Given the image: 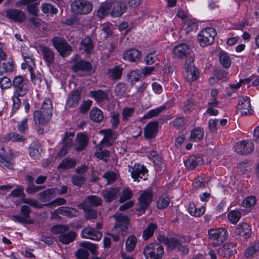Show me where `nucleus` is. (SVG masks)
Segmentation results:
<instances>
[{
  "label": "nucleus",
  "instance_id": "c03bdc74",
  "mask_svg": "<svg viewBox=\"0 0 259 259\" xmlns=\"http://www.w3.org/2000/svg\"><path fill=\"white\" fill-rule=\"evenodd\" d=\"M110 5L109 2L103 4L98 10L97 15L101 18L103 19L110 11Z\"/></svg>",
  "mask_w": 259,
  "mask_h": 259
},
{
  "label": "nucleus",
  "instance_id": "e2e57ef3",
  "mask_svg": "<svg viewBox=\"0 0 259 259\" xmlns=\"http://www.w3.org/2000/svg\"><path fill=\"white\" fill-rule=\"evenodd\" d=\"M241 213L237 210L230 212L228 215V219L233 223L236 224L240 219Z\"/></svg>",
  "mask_w": 259,
  "mask_h": 259
},
{
  "label": "nucleus",
  "instance_id": "dca6fc26",
  "mask_svg": "<svg viewBox=\"0 0 259 259\" xmlns=\"http://www.w3.org/2000/svg\"><path fill=\"white\" fill-rule=\"evenodd\" d=\"M102 199L96 195H89L78 206L94 208L102 205Z\"/></svg>",
  "mask_w": 259,
  "mask_h": 259
},
{
  "label": "nucleus",
  "instance_id": "0e129e2a",
  "mask_svg": "<svg viewBox=\"0 0 259 259\" xmlns=\"http://www.w3.org/2000/svg\"><path fill=\"white\" fill-rule=\"evenodd\" d=\"M141 76L138 70L132 71L127 75L128 81L132 84L138 81Z\"/></svg>",
  "mask_w": 259,
  "mask_h": 259
},
{
  "label": "nucleus",
  "instance_id": "3c124183",
  "mask_svg": "<svg viewBox=\"0 0 259 259\" xmlns=\"http://www.w3.org/2000/svg\"><path fill=\"white\" fill-rule=\"evenodd\" d=\"M21 201L22 203L29 204L35 208H42L43 206H45V204L39 203L38 200L36 199L26 198H25V197L22 198Z\"/></svg>",
  "mask_w": 259,
  "mask_h": 259
},
{
  "label": "nucleus",
  "instance_id": "7c9ffc66",
  "mask_svg": "<svg viewBox=\"0 0 259 259\" xmlns=\"http://www.w3.org/2000/svg\"><path fill=\"white\" fill-rule=\"evenodd\" d=\"M202 158L199 156L196 157L194 155H191L189 157L186 161H184L185 166L189 170H193L199 164L202 163Z\"/></svg>",
  "mask_w": 259,
  "mask_h": 259
},
{
  "label": "nucleus",
  "instance_id": "4468645a",
  "mask_svg": "<svg viewBox=\"0 0 259 259\" xmlns=\"http://www.w3.org/2000/svg\"><path fill=\"white\" fill-rule=\"evenodd\" d=\"M131 176L135 181H139V179H143L144 180L147 179L145 175L148 172L146 167L140 165L135 164L134 166L130 168Z\"/></svg>",
  "mask_w": 259,
  "mask_h": 259
},
{
  "label": "nucleus",
  "instance_id": "f03ea898",
  "mask_svg": "<svg viewBox=\"0 0 259 259\" xmlns=\"http://www.w3.org/2000/svg\"><path fill=\"white\" fill-rule=\"evenodd\" d=\"M143 253L146 259H161L164 251L162 245L158 243H151L146 246Z\"/></svg>",
  "mask_w": 259,
  "mask_h": 259
},
{
  "label": "nucleus",
  "instance_id": "5701e85b",
  "mask_svg": "<svg viewBox=\"0 0 259 259\" xmlns=\"http://www.w3.org/2000/svg\"><path fill=\"white\" fill-rule=\"evenodd\" d=\"M78 49L86 54H91L94 50V45L91 38L89 36H85L80 41Z\"/></svg>",
  "mask_w": 259,
  "mask_h": 259
},
{
  "label": "nucleus",
  "instance_id": "8fccbe9b",
  "mask_svg": "<svg viewBox=\"0 0 259 259\" xmlns=\"http://www.w3.org/2000/svg\"><path fill=\"white\" fill-rule=\"evenodd\" d=\"M157 239L160 243L165 244L167 247V249L170 250L176 240L175 238H168L163 235H159Z\"/></svg>",
  "mask_w": 259,
  "mask_h": 259
},
{
  "label": "nucleus",
  "instance_id": "603ef678",
  "mask_svg": "<svg viewBox=\"0 0 259 259\" xmlns=\"http://www.w3.org/2000/svg\"><path fill=\"white\" fill-rule=\"evenodd\" d=\"M220 61L222 66L225 68H228L231 65L230 59L226 53L221 52L219 54Z\"/></svg>",
  "mask_w": 259,
  "mask_h": 259
},
{
  "label": "nucleus",
  "instance_id": "49530a36",
  "mask_svg": "<svg viewBox=\"0 0 259 259\" xmlns=\"http://www.w3.org/2000/svg\"><path fill=\"white\" fill-rule=\"evenodd\" d=\"M39 110L51 115H52L53 106L52 102L50 99L46 98L45 99V100L43 102L42 106Z\"/></svg>",
  "mask_w": 259,
  "mask_h": 259
},
{
  "label": "nucleus",
  "instance_id": "69168bd1",
  "mask_svg": "<svg viewBox=\"0 0 259 259\" xmlns=\"http://www.w3.org/2000/svg\"><path fill=\"white\" fill-rule=\"evenodd\" d=\"M111 123L113 128H116L119 123V114L118 112L113 111L111 113Z\"/></svg>",
  "mask_w": 259,
  "mask_h": 259
},
{
  "label": "nucleus",
  "instance_id": "4d7b16f0",
  "mask_svg": "<svg viewBox=\"0 0 259 259\" xmlns=\"http://www.w3.org/2000/svg\"><path fill=\"white\" fill-rule=\"evenodd\" d=\"M135 113V109L132 107H125L122 109V119L124 121H128Z\"/></svg>",
  "mask_w": 259,
  "mask_h": 259
},
{
  "label": "nucleus",
  "instance_id": "9b49d317",
  "mask_svg": "<svg viewBox=\"0 0 259 259\" xmlns=\"http://www.w3.org/2000/svg\"><path fill=\"white\" fill-rule=\"evenodd\" d=\"M6 17L16 23H23L26 19L24 12L17 9H9L5 11Z\"/></svg>",
  "mask_w": 259,
  "mask_h": 259
},
{
  "label": "nucleus",
  "instance_id": "9d476101",
  "mask_svg": "<svg viewBox=\"0 0 259 259\" xmlns=\"http://www.w3.org/2000/svg\"><path fill=\"white\" fill-rule=\"evenodd\" d=\"M31 212L29 207L26 205H23L21 206L20 209V215H14L13 218L15 221L22 224L27 225L32 224L34 221L31 219L30 216Z\"/></svg>",
  "mask_w": 259,
  "mask_h": 259
},
{
  "label": "nucleus",
  "instance_id": "f8f14e48",
  "mask_svg": "<svg viewBox=\"0 0 259 259\" xmlns=\"http://www.w3.org/2000/svg\"><path fill=\"white\" fill-rule=\"evenodd\" d=\"M110 5V13L113 17H120L126 12V6L125 4L119 1H115L109 2Z\"/></svg>",
  "mask_w": 259,
  "mask_h": 259
},
{
  "label": "nucleus",
  "instance_id": "2eb2a0df",
  "mask_svg": "<svg viewBox=\"0 0 259 259\" xmlns=\"http://www.w3.org/2000/svg\"><path fill=\"white\" fill-rule=\"evenodd\" d=\"M81 235L82 238L95 241L100 240L102 237L101 232L90 226L85 227L82 230Z\"/></svg>",
  "mask_w": 259,
  "mask_h": 259
},
{
  "label": "nucleus",
  "instance_id": "f257e3e1",
  "mask_svg": "<svg viewBox=\"0 0 259 259\" xmlns=\"http://www.w3.org/2000/svg\"><path fill=\"white\" fill-rule=\"evenodd\" d=\"M173 53L177 58H188L185 63L186 79L189 82L195 81L199 76V71L193 63L192 50L190 47L185 44H180L174 48Z\"/></svg>",
  "mask_w": 259,
  "mask_h": 259
},
{
  "label": "nucleus",
  "instance_id": "de8ad7c7",
  "mask_svg": "<svg viewBox=\"0 0 259 259\" xmlns=\"http://www.w3.org/2000/svg\"><path fill=\"white\" fill-rule=\"evenodd\" d=\"M29 69L31 74V81L38 85L42 81V75L38 72L35 73L32 67L29 66Z\"/></svg>",
  "mask_w": 259,
  "mask_h": 259
},
{
  "label": "nucleus",
  "instance_id": "13d9d810",
  "mask_svg": "<svg viewBox=\"0 0 259 259\" xmlns=\"http://www.w3.org/2000/svg\"><path fill=\"white\" fill-rule=\"evenodd\" d=\"M13 70V61L9 60L7 62L3 63L0 67V71H3L4 73L11 72Z\"/></svg>",
  "mask_w": 259,
  "mask_h": 259
},
{
  "label": "nucleus",
  "instance_id": "ddd939ff",
  "mask_svg": "<svg viewBox=\"0 0 259 259\" xmlns=\"http://www.w3.org/2000/svg\"><path fill=\"white\" fill-rule=\"evenodd\" d=\"M74 137V134L72 132L65 133L62 139L63 145L58 153L59 156H64L67 153L70 148L72 147L73 144L72 140Z\"/></svg>",
  "mask_w": 259,
  "mask_h": 259
},
{
  "label": "nucleus",
  "instance_id": "a211bd4d",
  "mask_svg": "<svg viewBox=\"0 0 259 259\" xmlns=\"http://www.w3.org/2000/svg\"><path fill=\"white\" fill-rule=\"evenodd\" d=\"M72 69L74 72L81 71L88 74H91L92 65L89 61L81 60L74 63L72 66Z\"/></svg>",
  "mask_w": 259,
  "mask_h": 259
},
{
  "label": "nucleus",
  "instance_id": "864d4df0",
  "mask_svg": "<svg viewBox=\"0 0 259 259\" xmlns=\"http://www.w3.org/2000/svg\"><path fill=\"white\" fill-rule=\"evenodd\" d=\"M137 243V238L134 235H131L126 241V249L128 252L132 251Z\"/></svg>",
  "mask_w": 259,
  "mask_h": 259
},
{
  "label": "nucleus",
  "instance_id": "1a4fd4ad",
  "mask_svg": "<svg viewBox=\"0 0 259 259\" xmlns=\"http://www.w3.org/2000/svg\"><path fill=\"white\" fill-rule=\"evenodd\" d=\"M12 84L16 89L14 93L16 96H24L28 91L29 86L24 82L23 77L21 75L14 77Z\"/></svg>",
  "mask_w": 259,
  "mask_h": 259
},
{
  "label": "nucleus",
  "instance_id": "20e7f679",
  "mask_svg": "<svg viewBox=\"0 0 259 259\" xmlns=\"http://www.w3.org/2000/svg\"><path fill=\"white\" fill-rule=\"evenodd\" d=\"M217 35L216 30L211 27L203 29L198 35L197 39L201 47L211 45L214 41Z\"/></svg>",
  "mask_w": 259,
  "mask_h": 259
},
{
  "label": "nucleus",
  "instance_id": "a18cd8bd",
  "mask_svg": "<svg viewBox=\"0 0 259 259\" xmlns=\"http://www.w3.org/2000/svg\"><path fill=\"white\" fill-rule=\"evenodd\" d=\"M69 227L67 225H56L51 228V231L55 234H63L69 231Z\"/></svg>",
  "mask_w": 259,
  "mask_h": 259
},
{
  "label": "nucleus",
  "instance_id": "2f4dec72",
  "mask_svg": "<svg viewBox=\"0 0 259 259\" xmlns=\"http://www.w3.org/2000/svg\"><path fill=\"white\" fill-rule=\"evenodd\" d=\"M57 212L60 214L69 218L76 217L79 214V211L77 209L67 206L58 207Z\"/></svg>",
  "mask_w": 259,
  "mask_h": 259
},
{
  "label": "nucleus",
  "instance_id": "bf43d9fd",
  "mask_svg": "<svg viewBox=\"0 0 259 259\" xmlns=\"http://www.w3.org/2000/svg\"><path fill=\"white\" fill-rule=\"evenodd\" d=\"M95 155L98 158L107 162L110 157V152L107 149L102 150L100 148V151L96 152Z\"/></svg>",
  "mask_w": 259,
  "mask_h": 259
},
{
  "label": "nucleus",
  "instance_id": "6e6552de",
  "mask_svg": "<svg viewBox=\"0 0 259 259\" xmlns=\"http://www.w3.org/2000/svg\"><path fill=\"white\" fill-rule=\"evenodd\" d=\"M113 217L116 221V224L114 226V229L116 230V231L120 233L122 235H124L127 232L129 224L128 218L119 213H115L113 215Z\"/></svg>",
  "mask_w": 259,
  "mask_h": 259
},
{
  "label": "nucleus",
  "instance_id": "6ab92c4d",
  "mask_svg": "<svg viewBox=\"0 0 259 259\" xmlns=\"http://www.w3.org/2000/svg\"><path fill=\"white\" fill-rule=\"evenodd\" d=\"M159 123L154 121L149 122L144 128V136L147 139L154 138L158 131Z\"/></svg>",
  "mask_w": 259,
  "mask_h": 259
},
{
  "label": "nucleus",
  "instance_id": "0eeeda50",
  "mask_svg": "<svg viewBox=\"0 0 259 259\" xmlns=\"http://www.w3.org/2000/svg\"><path fill=\"white\" fill-rule=\"evenodd\" d=\"M71 7L75 13L81 15L90 13L93 9L92 4L85 0H75L72 2Z\"/></svg>",
  "mask_w": 259,
  "mask_h": 259
},
{
  "label": "nucleus",
  "instance_id": "72a5a7b5",
  "mask_svg": "<svg viewBox=\"0 0 259 259\" xmlns=\"http://www.w3.org/2000/svg\"><path fill=\"white\" fill-rule=\"evenodd\" d=\"M236 233L237 235L247 238L250 236L251 229L247 224L240 223L236 228Z\"/></svg>",
  "mask_w": 259,
  "mask_h": 259
},
{
  "label": "nucleus",
  "instance_id": "4c0bfd02",
  "mask_svg": "<svg viewBox=\"0 0 259 259\" xmlns=\"http://www.w3.org/2000/svg\"><path fill=\"white\" fill-rule=\"evenodd\" d=\"M90 117L92 121L99 123L103 119V113L100 109L95 107L90 111Z\"/></svg>",
  "mask_w": 259,
  "mask_h": 259
},
{
  "label": "nucleus",
  "instance_id": "393cba45",
  "mask_svg": "<svg viewBox=\"0 0 259 259\" xmlns=\"http://www.w3.org/2000/svg\"><path fill=\"white\" fill-rule=\"evenodd\" d=\"M190 241V238L189 236L183 237L180 240L176 239L171 248V250L176 249L183 254H187L189 252V249L186 246L183 245L182 243L185 242H188Z\"/></svg>",
  "mask_w": 259,
  "mask_h": 259
},
{
  "label": "nucleus",
  "instance_id": "ea45409f",
  "mask_svg": "<svg viewBox=\"0 0 259 259\" xmlns=\"http://www.w3.org/2000/svg\"><path fill=\"white\" fill-rule=\"evenodd\" d=\"M79 208L83 210L84 213V219L85 220H91L96 219L98 217V212L94 208L87 207L78 206Z\"/></svg>",
  "mask_w": 259,
  "mask_h": 259
},
{
  "label": "nucleus",
  "instance_id": "7ed1b4c3",
  "mask_svg": "<svg viewBox=\"0 0 259 259\" xmlns=\"http://www.w3.org/2000/svg\"><path fill=\"white\" fill-rule=\"evenodd\" d=\"M228 233L224 228L210 229L208 231V238L213 246H218L225 241Z\"/></svg>",
  "mask_w": 259,
  "mask_h": 259
},
{
  "label": "nucleus",
  "instance_id": "412c9836",
  "mask_svg": "<svg viewBox=\"0 0 259 259\" xmlns=\"http://www.w3.org/2000/svg\"><path fill=\"white\" fill-rule=\"evenodd\" d=\"M254 149L253 144L251 142L243 141L238 143L235 151L241 155L251 153Z\"/></svg>",
  "mask_w": 259,
  "mask_h": 259
},
{
  "label": "nucleus",
  "instance_id": "cd10ccee",
  "mask_svg": "<svg viewBox=\"0 0 259 259\" xmlns=\"http://www.w3.org/2000/svg\"><path fill=\"white\" fill-rule=\"evenodd\" d=\"M141 57V52L136 49L127 50L123 54V59L130 62L138 61L140 60Z\"/></svg>",
  "mask_w": 259,
  "mask_h": 259
},
{
  "label": "nucleus",
  "instance_id": "680f3d73",
  "mask_svg": "<svg viewBox=\"0 0 259 259\" xmlns=\"http://www.w3.org/2000/svg\"><path fill=\"white\" fill-rule=\"evenodd\" d=\"M85 180V178L82 175H74L71 178V182L73 185L79 187L82 185Z\"/></svg>",
  "mask_w": 259,
  "mask_h": 259
},
{
  "label": "nucleus",
  "instance_id": "c9c22d12",
  "mask_svg": "<svg viewBox=\"0 0 259 259\" xmlns=\"http://www.w3.org/2000/svg\"><path fill=\"white\" fill-rule=\"evenodd\" d=\"M57 188L48 189L38 193L39 199L42 202H45L49 201L54 197L56 193Z\"/></svg>",
  "mask_w": 259,
  "mask_h": 259
},
{
  "label": "nucleus",
  "instance_id": "f704fd0d",
  "mask_svg": "<svg viewBox=\"0 0 259 259\" xmlns=\"http://www.w3.org/2000/svg\"><path fill=\"white\" fill-rule=\"evenodd\" d=\"M77 164V160L75 158L66 157L58 165V168L68 169L73 168Z\"/></svg>",
  "mask_w": 259,
  "mask_h": 259
},
{
  "label": "nucleus",
  "instance_id": "473e14b6",
  "mask_svg": "<svg viewBox=\"0 0 259 259\" xmlns=\"http://www.w3.org/2000/svg\"><path fill=\"white\" fill-rule=\"evenodd\" d=\"M77 234L73 231H70L59 235L58 236L59 241L63 244H68L72 242L76 238Z\"/></svg>",
  "mask_w": 259,
  "mask_h": 259
},
{
  "label": "nucleus",
  "instance_id": "a878e982",
  "mask_svg": "<svg viewBox=\"0 0 259 259\" xmlns=\"http://www.w3.org/2000/svg\"><path fill=\"white\" fill-rule=\"evenodd\" d=\"M90 95L99 103L109 100L108 91L102 90L92 91L90 92Z\"/></svg>",
  "mask_w": 259,
  "mask_h": 259
},
{
  "label": "nucleus",
  "instance_id": "6e6d98bb",
  "mask_svg": "<svg viewBox=\"0 0 259 259\" xmlns=\"http://www.w3.org/2000/svg\"><path fill=\"white\" fill-rule=\"evenodd\" d=\"M166 107L162 106L156 109H152L150 110L144 116V118H151L155 116L158 115L161 112L165 110Z\"/></svg>",
  "mask_w": 259,
  "mask_h": 259
},
{
  "label": "nucleus",
  "instance_id": "c756f323",
  "mask_svg": "<svg viewBox=\"0 0 259 259\" xmlns=\"http://www.w3.org/2000/svg\"><path fill=\"white\" fill-rule=\"evenodd\" d=\"M119 192L118 188H112L108 190H104L102 191V195L105 202L109 203L113 201Z\"/></svg>",
  "mask_w": 259,
  "mask_h": 259
},
{
  "label": "nucleus",
  "instance_id": "09e8293b",
  "mask_svg": "<svg viewBox=\"0 0 259 259\" xmlns=\"http://www.w3.org/2000/svg\"><path fill=\"white\" fill-rule=\"evenodd\" d=\"M12 82L11 79L4 76L3 71H0V87L2 89H8L11 87Z\"/></svg>",
  "mask_w": 259,
  "mask_h": 259
},
{
  "label": "nucleus",
  "instance_id": "f3484780",
  "mask_svg": "<svg viewBox=\"0 0 259 259\" xmlns=\"http://www.w3.org/2000/svg\"><path fill=\"white\" fill-rule=\"evenodd\" d=\"M52 116V115L39 110H35L33 112V120L36 125H43L48 123L50 121Z\"/></svg>",
  "mask_w": 259,
  "mask_h": 259
},
{
  "label": "nucleus",
  "instance_id": "5fc2aeb1",
  "mask_svg": "<svg viewBox=\"0 0 259 259\" xmlns=\"http://www.w3.org/2000/svg\"><path fill=\"white\" fill-rule=\"evenodd\" d=\"M259 250V243H254V245L249 246L246 249L244 256L246 257H251Z\"/></svg>",
  "mask_w": 259,
  "mask_h": 259
},
{
  "label": "nucleus",
  "instance_id": "bb28decb",
  "mask_svg": "<svg viewBox=\"0 0 259 259\" xmlns=\"http://www.w3.org/2000/svg\"><path fill=\"white\" fill-rule=\"evenodd\" d=\"M236 252L235 245L233 243H226L219 249V254L226 257H229Z\"/></svg>",
  "mask_w": 259,
  "mask_h": 259
},
{
  "label": "nucleus",
  "instance_id": "b1692460",
  "mask_svg": "<svg viewBox=\"0 0 259 259\" xmlns=\"http://www.w3.org/2000/svg\"><path fill=\"white\" fill-rule=\"evenodd\" d=\"M75 141V150L80 152L87 147L89 139L86 135L80 133L77 134Z\"/></svg>",
  "mask_w": 259,
  "mask_h": 259
},
{
  "label": "nucleus",
  "instance_id": "79ce46f5",
  "mask_svg": "<svg viewBox=\"0 0 259 259\" xmlns=\"http://www.w3.org/2000/svg\"><path fill=\"white\" fill-rule=\"evenodd\" d=\"M205 208L204 207L197 208L193 203L189 204V211L190 214L195 217H199L204 213Z\"/></svg>",
  "mask_w": 259,
  "mask_h": 259
},
{
  "label": "nucleus",
  "instance_id": "c85d7f7f",
  "mask_svg": "<svg viewBox=\"0 0 259 259\" xmlns=\"http://www.w3.org/2000/svg\"><path fill=\"white\" fill-rule=\"evenodd\" d=\"M80 91L78 90L73 91L68 96L67 106L69 108H73L76 106L79 103L81 98Z\"/></svg>",
  "mask_w": 259,
  "mask_h": 259
},
{
  "label": "nucleus",
  "instance_id": "58836bf2",
  "mask_svg": "<svg viewBox=\"0 0 259 259\" xmlns=\"http://www.w3.org/2000/svg\"><path fill=\"white\" fill-rule=\"evenodd\" d=\"M122 71L123 68L121 66H116L113 68L109 69L108 74L112 80H118L121 77Z\"/></svg>",
  "mask_w": 259,
  "mask_h": 259
},
{
  "label": "nucleus",
  "instance_id": "4be33fe9",
  "mask_svg": "<svg viewBox=\"0 0 259 259\" xmlns=\"http://www.w3.org/2000/svg\"><path fill=\"white\" fill-rule=\"evenodd\" d=\"M40 49L42 55L43 59L48 66L53 64L55 63V54L53 51L50 48L41 46Z\"/></svg>",
  "mask_w": 259,
  "mask_h": 259
},
{
  "label": "nucleus",
  "instance_id": "a19ab883",
  "mask_svg": "<svg viewBox=\"0 0 259 259\" xmlns=\"http://www.w3.org/2000/svg\"><path fill=\"white\" fill-rule=\"evenodd\" d=\"M203 130L200 127H195L191 131L190 138L192 141L198 142L203 139Z\"/></svg>",
  "mask_w": 259,
  "mask_h": 259
},
{
  "label": "nucleus",
  "instance_id": "e433bc0d",
  "mask_svg": "<svg viewBox=\"0 0 259 259\" xmlns=\"http://www.w3.org/2000/svg\"><path fill=\"white\" fill-rule=\"evenodd\" d=\"M25 138L21 135L16 133H11L7 134L4 137L2 138L1 141L2 142H7L9 141L13 142H22L25 141Z\"/></svg>",
  "mask_w": 259,
  "mask_h": 259
},
{
  "label": "nucleus",
  "instance_id": "338daca9",
  "mask_svg": "<svg viewBox=\"0 0 259 259\" xmlns=\"http://www.w3.org/2000/svg\"><path fill=\"white\" fill-rule=\"evenodd\" d=\"M169 203V198L167 196L160 197L157 202V206L159 209L166 208Z\"/></svg>",
  "mask_w": 259,
  "mask_h": 259
},
{
  "label": "nucleus",
  "instance_id": "aec40b11",
  "mask_svg": "<svg viewBox=\"0 0 259 259\" xmlns=\"http://www.w3.org/2000/svg\"><path fill=\"white\" fill-rule=\"evenodd\" d=\"M238 108L240 110L242 115H250L253 111L250 100L247 97H242L239 99Z\"/></svg>",
  "mask_w": 259,
  "mask_h": 259
},
{
  "label": "nucleus",
  "instance_id": "39448f33",
  "mask_svg": "<svg viewBox=\"0 0 259 259\" xmlns=\"http://www.w3.org/2000/svg\"><path fill=\"white\" fill-rule=\"evenodd\" d=\"M54 48L63 57L69 55L72 51V47L67 41L60 37H54L52 40Z\"/></svg>",
  "mask_w": 259,
  "mask_h": 259
},
{
  "label": "nucleus",
  "instance_id": "052dcab7",
  "mask_svg": "<svg viewBox=\"0 0 259 259\" xmlns=\"http://www.w3.org/2000/svg\"><path fill=\"white\" fill-rule=\"evenodd\" d=\"M113 137V132L112 130H109L106 132L104 139L101 142L100 144H106L108 146H111L112 144L111 141Z\"/></svg>",
  "mask_w": 259,
  "mask_h": 259
},
{
  "label": "nucleus",
  "instance_id": "423d86ee",
  "mask_svg": "<svg viewBox=\"0 0 259 259\" xmlns=\"http://www.w3.org/2000/svg\"><path fill=\"white\" fill-rule=\"evenodd\" d=\"M153 195L151 191L146 190L140 194L139 202L137 204V210L138 215H140L148 208L152 201Z\"/></svg>",
  "mask_w": 259,
  "mask_h": 259
},
{
  "label": "nucleus",
  "instance_id": "774afa93",
  "mask_svg": "<svg viewBox=\"0 0 259 259\" xmlns=\"http://www.w3.org/2000/svg\"><path fill=\"white\" fill-rule=\"evenodd\" d=\"M41 152L40 146L38 144H35L31 146L30 147V155L31 157L35 158L40 155Z\"/></svg>",
  "mask_w": 259,
  "mask_h": 259
},
{
  "label": "nucleus",
  "instance_id": "37998d69",
  "mask_svg": "<svg viewBox=\"0 0 259 259\" xmlns=\"http://www.w3.org/2000/svg\"><path fill=\"white\" fill-rule=\"evenodd\" d=\"M157 225L155 224L150 223L147 227L144 230L143 233V238L144 240H147L151 237L154 233V231L157 229Z\"/></svg>",
  "mask_w": 259,
  "mask_h": 259
}]
</instances>
